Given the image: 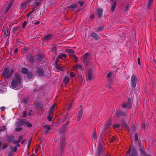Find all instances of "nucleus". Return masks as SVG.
<instances>
[{"label": "nucleus", "mask_w": 156, "mask_h": 156, "mask_svg": "<svg viewBox=\"0 0 156 156\" xmlns=\"http://www.w3.org/2000/svg\"><path fill=\"white\" fill-rule=\"evenodd\" d=\"M14 71L15 70L13 68H11L9 71L8 68L5 67L2 73L1 76L5 79H8L11 77Z\"/></svg>", "instance_id": "obj_1"}, {"label": "nucleus", "mask_w": 156, "mask_h": 156, "mask_svg": "<svg viewBox=\"0 0 156 156\" xmlns=\"http://www.w3.org/2000/svg\"><path fill=\"white\" fill-rule=\"evenodd\" d=\"M15 78L12 80L11 86L14 88H16L21 84V81L19 74L17 72L14 73Z\"/></svg>", "instance_id": "obj_2"}, {"label": "nucleus", "mask_w": 156, "mask_h": 156, "mask_svg": "<svg viewBox=\"0 0 156 156\" xmlns=\"http://www.w3.org/2000/svg\"><path fill=\"white\" fill-rule=\"evenodd\" d=\"M104 145V143L102 140V139L99 141V143L97 147V151L96 154L98 156H101V155L103 152V148Z\"/></svg>", "instance_id": "obj_3"}, {"label": "nucleus", "mask_w": 156, "mask_h": 156, "mask_svg": "<svg viewBox=\"0 0 156 156\" xmlns=\"http://www.w3.org/2000/svg\"><path fill=\"white\" fill-rule=\"evenodd\" d=\"M36 75L39 77H41L44 75V71L43 67H38L35 71Z\"/></svg>", "instance_id": "obj_4"}, {"label": "nucleus", "mask_w": 156, "mask_h": 156, "mask_svg": "<svg viewBox=\"0 0 156 156\" xmlns=\"http://www.w3.org/2000/svg\"><path fill=\"white\" fill-rule=\"evenodd\" d=\"M114 115L115 116L118 118L126 117L127 115V114L126 112L120 110L116 111L114 114Z\"/></svg>", "instance_id": "obj_5"}, {"label": "nucleus", "mask_w": 156, "mask_h": 156, "mask_svg": "<svg viewBox=\"0 0 156 156\" xmlns=\"http://www.w3.org/2000/svg\"><path fill=\"white\" fill-rule=\"evenodd\" d=\"M65 137L62 136L60 140V149L61 155H62L65 146Z\"/></svg>", "instance_id": "obj_6"}, {"label": "nucleus", "mask_w": 156, "mask_h": 156, "mask_svg": "<svg viewBox=\"0 0 156 156\" xmlns=\"http://www.w3.org/2000/svg\"><path fill=\"white\" fill-rule=\"evenodd\" d=\"M137 81V78L134 74H133L131 78V84L132 86V90L136 87Z\"/></svg>", "instance_id": "obj_7"}, {"label": "nucleus", "mask_w": 156, "mask_h": 156, "mask_svg": "<svg viewBox=\"0 0 156 156\" xmlns=\"http://www.w3.org/2000/svg\"><path fill=\"white\" fill-rule=\"evenodd\" d=\"M93 71L92 70L90 69L88 70L86 74V79L88 80H90L93 78Z\"/></svg>", "instance_id": "obj_8"}, {"label": "nucleus", "mask_w": 156, "mask_h": 156, "mask_svg": "<svg viewBox=\"0 0 156 156\" xmlns=\"http://www.w3.org/2000/svg\"><path fill=\"white\" fill-rule=\"evenodd\" d=\"M103 10L102 9L98 8L96 11V15L98 18H101L103 15Z\"/></svg>", "instance_id": "obj_9"}, {"label": "nucleus", "mask_w": 156, "mask_h": 156, "mask_svg": "<svg viewBox=\"0 0 156 156\" xmlns=\"http://www.w3.org/2000/svg\"><path fill=\"white\" fill-rule=\"evenodd\" d=\"M25 119H22L17 121L16 123V125L18 127H19L24 125Z\"/></svg>", "instance_id": "obj_10"}, {"label": "nucleus", "mask_w": 156, "mask_h": 156, "mask_svg": "<svg viewBox=\"0 0 156 156\" xmlns=\"http://www.w3.org/2000/svg\"><path fill=\"white\" fill-rule=\"evenodd\" d=\"M34 57L32 56L30 54H28L27 56V60L29 61L31 64H33L34 62Z\"/></svg>", "instance_id": "obj_11"}, {"label": "nucleus", "mask_w": 156, "mask_h": 156, "mask_svg": "<svg viewBox=\"0 0 156 156\" xmlns=\"http://www.w3.org/2000/svg\"><path fill=\"white\" fill-rule=\"evenodd\" d=\"M53 35L51 34L47 35L42 38V40L44 41H48L52 37Z\"/></svg>", "instance_id": "obj_12"}, {"label": "nucleus", "mask_w": 156, "mask_h": 156, "mask_svg": "<svg viewBox=\"0 0 156 156\" xmlns=\"http://www.w3.org/2000/svg\"><path fill=\"white\" fill-rule=\"evenodd\" d=\"M112 123V121L110 120L108 121L106 123V125H105L103 129L102 132H105V131L108 129L109 127L110 126Z\"/></svg>", "instance_id": "obj_13"}, {"label": "nucleus", "mask_w": 156, "mask_h": 156, "mask_svg": "<svg viewBox=\"0 0 156 156\" xmlns=\"http://www.w3.org/2000/svg\"><path fill=\"white\" fill-rule=\"evenodd\" d=\"M89 56V53H86L83 57V62L85 63H87L90 59Z\"/></svg>", "instance_id": "obj_14"}, {"label": "nucleus", "mask_w": 156, "mask_h": 156, "mask_svg": "<svg viewBox=\"0 0 156 156\" xmlns=\"http://www.w3.org/2000/svg\"><path fill=\"white\" fill-rule=\"evenodd\" d=\"M91 37L95 40L97 41L100 38V37L96 33H92L90 35Z\"/></svg>", "instance_id": "obj_15"}, {"label": "nucleus", "mask_w": 156, "mask_h": 156, "mask_svg": "<svg viewBox=\"0 0 156 156\" xmlns=\"http://www.w3.org/2000/svg\"><path fill=\"white\" fill-rule=\"evenodd\" d=\"M105 29V27L104 25L96 27L95 30L96 32H100L104 30Z\"/></svg>", "instance_id": "obj_16"}, {"label": "nucleus", "mask_w": 156, "mask_h": 156, "mask_svg": "<svg viewBox=\"0 0 156 156\" xmlns=\"http://www.w3.org/2000/svg\"><path fill=\"white\" fill-rule=\"evenodd\" d=\"M83 108H82L79 111L77 116V121H79L82 118L83 114Z\"/></svg>", "instance_id": "obj_17"}, {"label": "nucleus", "mask_w": 156, "mask_h": 156, "mask_svg": "<svg viewBox=\"0 0 156 156\" xmlns=\"http://www.w3.org/2000/svg\"><path fill=\"white\" fill-rule=\"evenodd\" d=\"M6 139L9 143L12 142L13 143V141L15 140L14 139V136L12 135L7 136H6Z\"/></svg>", "instance_id": "obj_18"}, {"label": "nucleus", "mask_w": 156, "mask_h": 156, "mask_svg": "<svg viewBox=\"0 0 156 156\" xmlns=\"http://www.w3.org/2000/svg\"><path fill=\"white\" fill-rule=\"evenodd\" d=\"M10 29L8 27H7L4 31L5 37H9L10 35Z\"/></svg>", "instance_id": "obj_19"}, {"label": "nucleus", "mask_w": 156, "mask_h": 156, "mask_svg": "<svg viewBox=\"0 0 156 156\" xmlns=\"http://www.w3.org/2000/svg\"><path fill=\"white\" fill-rule=\"evenodd\" d=\"M35 1L36 2L34 4V8H37V7L40 5L43 2L41 0H36Z\"/></svg>", "instance_id": "obj_20"}, {"label": "nucleus", "mask_w": 156, "mask_h": 156, "mask_svg": "<svg viewBox=\"0 0 156 156\" xmlns=\"http://www.w3.org/2000/svg\"><path fill=\"white\" fill-rule=\"evenodd\" d=\"M122 107L123 108H130L132 107V105L128 103V102H124L122 105Z\"/></svg>", "instance_id": "obj_21"}, {"label": "nucleus", "mask_w": 156, "mask_h": 156, "mask_svg": "<svg viewBox=\"0 0 156 156\" xmlns=\"http://www.w3.org/2000/svg\"><path fill=\"white\" fill-rule=\"evenodd\" d=\"M67 127L64 126L63 125L61 126L59 129V133H63L66 130Z\"/></svg>", "instance_id": "obj_22"}, {"label": "nucleus", "mask_w": 156, "mask_h": 156, "mask_svg": "<svg viewBox=\"0 0 156 156\" xmlns=\"http://www.w3.org/2000/svg\"><path fill=\"white\" fill-rule=\"evenodd\" d=\"M58 60L56 59L55 61V68L58 70H62V67L61 66H60L58 64Z\"/></svg>", "instance_id": "obj_23"}, {"label": "nucleus", "mask_w": 156, "mask_h": 156, "mask_svg": "<svg viewBox=\"0 0 156 156\" xmlns=\"http://www.w3.org/2000/svg\"><path fill=\"white\" fill-rule=\"evenodd\" d=\"M23 138V136L22 135L18 137V140H14L13 141V143L15 144H17L19 143L22 140Z\"/></svg>", "instance_id": "obj_24"}, {"label": "nucleus", "mask_w": 156, "mask_h": 156, "mask_svg": "<svg viewBox=\"0 0 156 156\" xmlns=\"http://www.w3.org/2000/svg\"><path fill=\"white\" fill-rule=\"evenodd\" d=\"M77 5L76 4H73L69 5L67 7V8L71 10H73L74 9L76 8L77 7Z\"/></svg>", "instance_id": "obj_25"}, {"label": "nucleus", "mask_w": 156, "mask_h": 156, "mask_svg": "<svg viewBox=\"0 0 156 156\" xmlns=\"http://www.w3.org/2000/svg\"><path fill=\"white\" fill-rule=\"evenodd\" d=\"M140 154L144 156H147V154L143 150V149L141 148L140 149Z\"/></svg>", "instance_id": "obj_26"}, {"label": "nucleus", "mask_w": 156, "mask_h": 156, "mask_svg": "<svg viewBox=\"0 0 156 156\" xmlns=\"http://www.w3.org/2000/svg\"><path fill=\"white\" fill-rule=\"evenodd\" d=\"M24 125L28 128H30L32 127V124L29 122H27L25 120Z\"/></svg>", "instance_id": "obj_27"}, {"label": "nucleus", "mask_w": 156, "mask_h": 156, "mask_svg": "<svg viewBox=\"0 0 156 156\" xmlns=\"http://www.w3.org/2000/svg\"><path fill=\"white\" fill-rule=\"evenodd\" d=\"M36 107L37 108H41L43 106V105L41 103L38 102H37L35 103H34Z\"/></svg>", "instance_id": "obj_28"}, {"label": "nucleus", "mask_w": 156, "mask_h": 156, "mask_svg": "<svg viewBox=\"0 0 156 156\" xmlns=\"http://www.w3.org/2000/svg\"><path fill=\"white\" fill-rule=\"evenodd\" d=\"M75 68L76 69H80V70H83L84 69L83 67L80 64H77L75 66Z\"/></svg>", "instance_id": "obj_29"}, {"label": "nucleus", "mask_w": 156, "mask_h": 156, "mask_svg": "<svg viewBox=\"0 0 156 156\" xmlns=\"http://www.w3.org/2000/svg\"><path fill=\"white\" fill-rule=\"evenodd\" d=\"M30 2V1L28 0V1H26V2H24L23 3H22L21 5V6L20 7V8H22L23 7H24L27 4H28Z\"/></svg>", "instance_id": "obj_30"}, {"label": "nucleus", "mask_w": 156, "mask_h": 156, "mask_svg": "<svg viewBox=\"0 0 156 156\" xmlns=\"http://www.w3.org/2000/svg\"><path fill=\"white\" fill-rule=\"evenodd\" d=\"M92 138L93 140H96L97 139V135L96 134V132L95 131H94L93 132L92 136Z\"/></svg>", "instance_id": "obj_31"}, {"label": "nucleus", "mask_w": 156, "mask_h": 156, "mask_svg": "<svg viewBox=\"0 0 156 156\" xmlns=\"http://www.w3.org/2000/svg\"><path fill=\"white\" fill-rule=\"evenodd\" d=\"M37 59L39 61H42L43 59V56L41 54L37 55Z\"/></svg>", "instance_id": "obj_32"}, {"label": "nucleus", "mask_w": 156, "mask_h": 156, "mask_svg": "<svg viewBox=\"0 0 156 156\" xmlns=\"http://www.w3.org/2000/svg\"><path fill=\"white\" fill-rule=\"evenodd\" d=\"M58 49V47H53L52 49L53 52V53L55 55H56L57 54V51Z\"/></svg>", "instance_id": "obj_33"}, {"label": "nucleus", "mask_w": 156, "mask_h": 156, "mask_svg": "<svg viewBox=\"0 0 156 156\" xmlns=\"http://www.w3.org/2000/svg\"><path fill=\"white\" fill-rule=\"evenodd\" d=\"M28 70L26 68H23L21 69V72L24 74H27L28 73Z\"/></svg>", "instance_id": "obj_34"}, {"label": "nucleus", "mask_w": 156, "mask_h": 156, "mask_svg": "<svg viewBox=\"0 0 156 156\" xmlns=\"http://www.w3.org/2000/svg\"><path fill=\"white\" fill-rule=\"evenodd\" d=\"M43 127L45 129H46V130L48 132H49V130L51 129V126L49 125H44L43 126Z\"/></svg>", "instance_id": "obj_35"}, {"label": "nucleus", "mask_w": 156, "mask_h": 156, "mask_svg": "<svg viewBox=\"0 0 156 156\" xmlns=\"http://www.w3.org/2000/svg\"><path fill=\"white\" fill-rule=\"evenodd\" d=\"M69 78L68 76H66L64 79V82L66 84L68 83L69 81Z\"/></svg>", "instance_id": "obj_36"}, {"label": "nucleus", "mask_w": 156, "mask_h": 156, "mask_svg": "<svg viewBox=\"0 0 156 156\" xmlns=\"http://www.w3.org/2000/svg\"><path fill=\"white\" fill-rule=\"evenodd\" d=\"M153 1V0H149L147 5V8L148 9H149L152 6Z\"/></svg>", "instance_id": "obj_37"}, {"label": "nucleus", "mask_w": 156, "mask_h": 156, "mask_svg": "<svg viewBox=\"0 0 156 156\" xmlns=\"http://www.w3.org/2000/svg\"><path fill=\"white\" fill-rule=\"evenodd\" d=\"M116 1H115L112 5V8H111V10H112V11H113L114 10V9L115 8V7L116 6Z\"/></svg>", "instance_id": "obj_38"}, {"label": "nucleus", "mask_w": 156, "mask_h": 156, "mask_svg": "<svg viewBox=\"0 0 156 156\" xmlns=\"http://www.w3.org/2000/svg\"><path fill=\"white\" fill-rule=\"evenodd\" d=\"M27 74V77L28 79H31L32 78L33 75L32 72H28Z\"/></svg>", "instance_id": "obj_39"}, {"label": "nucleus", "mask_w": 156, "mask_h": 156, "mask_svg": "<svg viewBox=\"0 0 156 156\" xmlns=\"http://www.w3.org/2000/svg\"><path fill=\"white\" fill-rule=\"evenodd\" d=\"M10 148L12 150L13 152H16L17 150V148L16 146H15L14 147H13L11 145H10Z\"/></svg>", "instance_id": "obj_40"}, {"label": "nucleus", "mask_w": 156, "mask_h": 156, "mask_svg": "<svg viewBox=\"0 0 156 156\" xmlns=\"http://www.w3.org/2000/svg\"><path fill=\"white\" fill-rule=\"evenodd\" d=\"M132 154H131L130 155H132L133 156H137V153L135 150L134 149H133L132 151Z\"/></svg>", "instance_id": "obj_41"}, {"label": "nucleus", "mask_w": 156, "mask_h": 156, "mask_svg": "<svg viewBox=\"0 0 156 156\" xmlns=\"http://www.w3.org/2000/svg\"><path fill=\"white\" fill-rule=\"evenodd\" d=\"M67 56L65 54H62L60 55L58 57L59 59L62 58H66Z\"/></svg>", "instance_id": "obj_42"}, {"label": "nucleus", "mask_w": 156, "mask_h": 156, "mask_svg": "<svg viewBox=\"0 0 156 156\" xmlns=\"http://www.w3.org/2000/svg\"><path fill=\"white\" fill-rule=\"evenodd\" d=\"M18 29V27H14L12 29V32L13 33H14V34H16V31Z\"/></svg>", "instance_id": "obj_43"}, {"label": "nucleus", "mask_w": 156, "mask_h": 156, "mask_svg": "<svg viewBox=\"0 0 156 156\" xmlns=\"http://www.w3.org/2000/svg\"><path fill=\"white\" fill-rule=\"evenodd\" d=\"M54 108H55V106H54V105H53L50 110V111H49V114H52L53 113V111H54Z\"/></svg>", "instance_id": "obj_44"}, {"label": "nucleus", "mask_w": 156, "mask_h": 156, "mask_svg": "<svg viewBox=\"0 0 156 156\" xmlns=\"http://www.w3.org/2000/svg\"><path fill=\"white\" fill-rule=\"evenodd\" d=\"M134 141L136 142L138 140V134L137 133H135L134 134Z\"/></svg>", "instance_id": "obj_45"}, {"label": "nucleus", "mask_w": 156, "mask_h": 156, "mask_svg": "<svg viewBox=\"0 0 156 156\" xmlns=\"http://www.w3.org/2000/svg\"><path fill=\"white\" fill-rule=\"evenodd\" d=\"M28 22V21L27 20H26L23 23L22 27L23 28H24L26 26H27V23Z\"/></svg>", "instance_id": "obj_46"}, {"label": "nucleus", "mask_w": 156, "mask_h": 156, "mask_svg": "<svg viewBox=\"0 0 156 156\" xmlns=\"http://www.w3.org/2000/svg\"><path fill=\"white\" fill-rule=\"evenodd\" d=\"M67 51L70 53L73 54L74 53V51L72 49H68L67 50Z\"/></svg>", "instance_id": "obj_47"}, {"label": "nucleus", "mask_w": 156, "mask_h": 156, "mask_svg": "<svg viewBox=\"0 0 156 156\" xmlns=\"http://www.w3.org/2000/svg\"><path fill=\"white\" fill-rule=\"evenodd\" d=\"M73 100L72 101V102L70 103V105L69 106L68 108H67L68 110L69 111L71 109V107L72 106V105H73Z\"/></svg>", "instance_id": "obj_48"}, {"label": "nucleus", "mask_w": 156, "mask_h": 156, "mask_svg": "<svg viewBox=\"0 0 156 156\" xmlns=\"http://www.w3.org/2000/svg\"><path fill=\"white\" fill-rule=\"evenodd\" d=\"M22 130V127H17L15 129V131L16 132H19L21 131Z\"/></svg>", "instance_id": "obj_49"}, {"label": "nucleus", "mask_w": 156, "mask_h": 156, "mask_svg": "<svg viewBox=\"0 0 156 156\" xmlns=\"http://www.w3.org/2000/svg\"><path fill=\"white\" fill-rule=\"evenodd\" d=\"M53 117L51 115V114L49 115L48 116V119L49 121H51Z\"/></svg>", "instance_id": "obj_50"}, {"label": "nucleus", "mask_w": 156, "mask_h": 156, "mask_svg": "<svg viewBox=\"0 0 156 156\" xmlns=\"http://www.w3.org/2000/svg\"><path fill=\"white\" fill-rule=\"evenodd\" d=\"M116 140V138L115 137L113 136L110 139V141L111 142H113Z\"/></svg>", "instance_id": "obj_51"}, {"label": "nucleus", "mask_w": 156, "mask_h": 156, "mask_svg": "<svg viewBox=\"0 0 156 156\" xmlns=\"http://www.w3.org/2000/svg\"><path fill=\"white\" fill-rule=\"evenodd\" d=\"M6 129L5 126H1L0 127V132L5 130Z\"/></svg>", "instance_id": "obj_52"}, {"label": "nucleus", "mask_w": 156, "mask_h": 156, "mask_svg": "<svg viewBox=\"0 0 156 156\" xmlns=\"http://www.w3.org/2000/svg\"><path fill=\"white\" fill-rule=\"evenodd\" d=\"M69 123H70V121H68L67 122H65V123L63 125L64 126H65L66 127H67V126H68L69 125Z\"/></svg>", "instance_id": "obj_53"}, {"label": "nucleus", "mask_w": 156, "mask_h": 156, "mask_svg": "<svg viewBox=\"0 0 156 156\" xmlns=\"http://www.w3.org/2000/svg\"><path fill=\"white\" fill-rule=\"evenodd\" d=\"M120 126V125L119 124H114L113 125V127L114 129H115L116 128L119 127Z\"/></svg>", "instance_id": "obj_54"}, {"label": "nucleus", "mask_w": 156, "mask_h": 156, "mask_svg": "<svg viewBox=\"0 0 156 156\" xmlns=\"http://www.w3.org/2000/svg\"><path fill=\"white\" fill-rule=\"evenodd\" d=\"M13 4V0H12L10 1L9 3H8V5L10 7H11L12 6V5Z\"/></svg>", "instance_id": "obj_55"}, {"label": "nucleus", "mask_w": 156, "mask_h": 156, "mask_svg": "<svg viewBox=\"0 0 156 156\" xmlns=\"http://www.w3.org/2000/svg\"><path fill=\"white\" fill-rule=\"evenodd\" d=\"M13 4V0H12L10 1L9 3H8V5L10 7H11L12 6V5Z\"/></svg>", "instance_id": "obj_56"}, {"label": "nucleus", "mask_w": 156, "mask_h": 156, "mask_svg": "<svg viewBox=\"0 0 156 156\" xmlns=\"http://www.w3.org/2000/svg\"><path fill=\"white\" fill-rule=\"evenodd\" d=\"M112 73L111 72L109 73H108L106 76V77L107 78H110L112 76Z\"/></svg>", "instance_id": "obj_57"}, {"label": "nucleus", "mask_w": 156, "mask_h": 156, "mask_svg": "<svg viewBox=\"0 0 156 156\" xmlns=\"http://www.w3.org/2000/svg\"><path fill=\"white\" fill-rule=\"evenodd\" d=\"M27 116V113L26 111H24L23 112V118H25Z\"/></svg>", "instance_id": "obj_58"}, {"label": "nucleus", "mask_w": 156, "mask_h": 156, "mask_svg": "<svg viewBox=\"0 0 156 156\" xmlns=\"http://www.w3.org/2000/svg\"><path fill=\"white\" fill-rule=\"evenodd\" d=\"M127 102L128 103L132 105V101L131 99L130 98H129L128 99Z\"/></svg>", "instance_id": "obj_59"}, {"label": "nucleus", "mask_w": 156, "mask_h": 156, "mask_svg": "<svg viewBox=\"0 0 156 156\" xmlns=\"http://www.w3.org/2000/svg\"><path fill=\"white\" fill-rule=\"evenodd\" d=\"M90 17L91 20V21H92L94 18V16L93 14H92L90 16Z\"/></svg>", "instance_id": "obj_60"}, {"label": "nucleus", "mask_w": 156, "mask_h": 156, "mask_svg": "<svg viewBox=\"0 0 156 156\" xmlns=\"http://www.w3.org/2000/svg\"><path fill=\"white\" fill-rule=\"evenodd\" d=\"M123 126L128 130H129V127L128 126V125L126 123H124Z\"/></svg>", "instance_id": "obj_61"}, {"label": "nucleus", "mask_w": 156, "mask_h": 156, "mask_svg": "<svg viewBox=\"0 0 156 156\" xmlns=\"http://www.w3.org/2000/svg\"><path fill=\"white\" fill-rule=\"evenodd\" d=\"M78 3L80 4V5L81 6H82L84 4V2L83 1L79 2Z\"/></svg>", "instance_id": "obj_62"}, {"label": "nucleus", "mask_w": 156, "mask_h": 156, "mask_svg": "<svg viewBox=\"0 0 156 156\" xmlns=\"http://www.w3.org/2000/svg\"><path fill=\"white\" fill-rule=\"evenodd\" d=\"M70 76L71 77H74L75 76V74L73 72L71 73H70Z\"/></svg>", "instance_id": "obj_63"}, {"label": "nucleus", "mask_w": 156, "mask_h": 156, "mask_svg": "<svg viewBox=\"0 0 156 156\" xmlns=\"http://www.w3.org/2000/svg\"><path fill=\"white\" fill-rule=\"evenodd\" d=\"M73 57L75 59L76 62L78 60V58L74 55H73Z\"/></svg>", "instance_id": "obj_64"}]
</instances>
